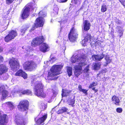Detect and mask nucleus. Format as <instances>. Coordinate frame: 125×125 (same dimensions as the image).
I'll use <instances>...</instances> for the list:
<instances>
[{
    "label": "nucleus",
    "instance_id": "obj_1",
    "mask_svg": "<svg viewBox=\"0 0 125 125\" xmlns=\"http://www.w3.org/2000/svg\"><path fill=\"white\" fill-rule=\"evenodd\" d=\"M84 52V50H81L76 55H73L71 58V61L72 63H76L79 64L74 67V74L76 77H78L81 74L82 69V67L86 64L85 62L86 56Z\"/></svg>",
    "mask_w": 125,
    "mask_h": 125
},
{
    "label": "nucleus",
    "instance_id": "obj_2",
    "mask_svg": "<svg viewBox=\"0 0 125 125\" xmlns=\"http://www.w3.org/2000/svg\"><path fill=\"white\" fill-rule=\"evenodd\" d=\"M40 78L37 76H34L31 78V83H34V94L39 97L44 98L46 94L43 91L44 85L41 82L39 81Z\"/></svg>",
    "mask_w": 125,
    "mask_h": 125
},
{
    "label": "nucleus",
    "instance_id": "obj_3",
    "mask_svg": "<svg viewBox=\"0 0 125 125\" xmlns=\"http://www.w3.org/2000/svg\"><path fill=\"white\" fill-rule=\"evenodd\" d=\"M62 67V66L61 65L53 66L48 72V74L45 76V78L46 82H48V80L57 79L58 77H56L55 76L61 73V71Z\"/></svg>",
    "mask_w": 125,
    "mask_h": 125
},
{
    "label": "nucleus",
    "instance_id": "obj_4",
    "mask_svg": "<svg viewBox=\"0 0 125 125\" xmlns=\"http://www.w3.org/2000/svg\"><path fill=\"white\" fill-rule=\"evenodd\" d=\"M46 15V13L45 12H43L42 11H40L39 13V17L36 19V23L33 25L31 29V31H33L38 27L43 26L44 21L43 17H45Z\"/></svg>",
    "mask_w": 125,
    "mask_h": 125
},
{
    "label": "nucleus",
    "instance_id": "obj_5",
    "mask_svg": "<svg viewBox=\"0 0 125 125\" xmlns=\"http://www.w3.org/2000/svg\"><path fill=\"white\" fill-rule=\"evenodd\" d=\"M36 6V5L33 3H29L27 4L24 8L22 14V18L23 19L27 18L29 15L30 8L33 9L35 8Z\"/></svg>",
    "mask_w": 125,
    "mask_h": 125
},
{
    "label": "nucleus",
    "instance_id": "obj_6",
    "mask_svg": "<svg viewBox=\"0 0 125 125\" xmlns=\"http://www.w3.org/2000/svg\"><path fill=\"white\" fill-rule=\"evenodd\" d=\"M105 56V55L103 53L99 55H93L92 56V58L94 60L100 61L104 57L106 62L104 63V66H106L110 62L111 60L110 58L109 55H106Z\"/></svg>",
    "mask_w": 125,
    "mask_h": 125
},
{
    "label": "nucleus",
    "instance_id": "obj_7",
    "mask_svg": "<svg viewBox=\"0 0 125 125\" xmlns=\"http://www.w3.org/2000/svg\"><path fill=\"white\" fill-rule=\"evenodd\" d=\"M37 67V64L32 61H27L23 65V67L25 70L31 71L34 70Z\"/></svg>",
    "mask_w": 125,
    "mask_h": 125
},
{
    "label": "nucleus",
    "instance_id": "obj_8",
    "mask_svg": "<svg viewBox=\"0 0 125 125\" xmlns=\"http://www.w3.org/2000/svg\"><path fill=\"white\" fill-rule=\"evenodd\" d=\"M15 122L17 125H25L28 122V119H24L20 114H16L15 116Z\"/></svg>",
    "mask_w": 125,
    "mask_h": 125
},
{
    "label": "nucleus",
    "instance_id": "obj_9",
    "mask_svg": "<svg viewBox=\"0 0 125 125\" xmlns=\"http://www.w3.org/2000/svg\"><path fill=\"white\" fill-rule=\"evenodd\" d=\"M78 34L77 30L73 27L69 34V39L71 42H74L76 41L78 37Z\"/></svg>",
    "mask_w": 125,
    "mask_h": 125
},
{
    "label": "nucleus",
    "instance_id": "obj_10",
    "mask_svg": "<svg viewBox=\"0 0 125 125\" xmlns=\"http://www.w3.org/2000/svg\"><path fill=\"white\" fill-rule=\"evenodd\" d=\"M9 63L11 70L14 71H15L19 68V65L17 59L12 58L10 60Z\"/></svg>",
    "mask_w": 125,
    "mask_h": 125
},
{
    "label": "nucleus",
    "instance_id": "obj_11",
    "mask_svg": "<svg viewBox=\"0 0 125 125\" xmlns=\"http://www.w3.org/2000/svg\"><path fill=\"white\" fill-rule=\"evenodd\" d=\"M29 102L26 100H22L20 102L17 107L18 109H28Z\"/></svg>",
    "mask_w": 125,
    "mask_h": 125
},
{
    "label": "nucleus",
    "instance_id": "obj_12",
    "mask_svg": "<svg viewBox=\"0 0 125 125\" xmlns=\"http://www.w3.org/2000/svg\"><path fill=\"white\" fill-rule=\"evenodd\" d=\"M44 40V38L42 36L36 37L31 42V45L32 46L39 45Z\"/></svg>",
    "mask_w": 125,
    "mask_h": 125
},
{
    "label": "nucleus",
    "instance_id": "obj_13",
    "mask_svg": "<svg viewBox=\"0 0 125 125\" xmlns=\"http://www.w3.org/2000/svg\"><path fill=\"white\" fill-rule=\"evenodd\" d=\"M7 87L6 85H2L0 87V94H2V98L3 99L10 96L8 91L5 90Z\"/></svg>",
    "mask_w": 125,
    "mask_h": 125
},
{
    "label": "nucleus",
    "instance_id": "obj_14",
    "mask_svg": "<svg viewBox=\"0 0 125 125\" xmlns=\"http://www.w3.org/2000/svg\"><path fill=\"white\" fill-rule=\"evenodd\" d=\"M47 114L43 116L41 118H38L36 117L35 119V120L37 124L39 125H43L44 124V121L47 118Z\"/></svg>",
    "mask_w": 125,
    "mask_h": 125
},
{
    "label": "nucleus",
    "instance_id": "obj_15",
    "mask_svg": "<svg viewBox=\"0 0 125 125\" xmlns=\"http://www.w3.org/2000/svg\"><path fill=\"white\" fill-rule=\"evenodd\" d=\"M8 117L6 114H1L0 113V125H6Z\"/></svg>",
    "mask_w": 125,
    "mask_h": 125
},
{
    "label": "nucleus",
    "instance_id": "obj_16",
    "mask_svg": "<svg viewBox=\"0 0 125 125\" xmlns=\"http://www.w3.org/2000/svg\"><path fill=\"white\" fill-rule=\"evenodd\" d=\"M16 93L19 94L20 96H21L22 94H26L27 95H32V92L30 90H24L22 89L18 90L16 91Z\"/></svg>",
    "mask_w": 125,
    "mask_h": 125
},
{
    "label": "nucleus",
    "instance_id": "obj_17",
    "mask_svg": "<svg viewBox=\"0 0 125 125\" xmlns=\"http://www.w3.org/2000/svg\"><path fill=\"white\" fill-rule=\"evenodd\" d=\"M92 38L91 35L89 34H87L84 38V39L83 40L82 42L83 46H85L86 45L87 43L90 42L91 41Z\"/></svg>",
    "mask_w": 125,
    "mask_h": 125
},
{
    "label": "nucleus",
    "instance_id": "obj_18",
    "mask_svg": "<svg viewBox=\"0 0 125 125\" xmlns=\"http://www.w3.org/2000/svg\"><path fill=\"white\" fill-rule=\"evenodd\" d=\"M49 48V46L47 44L43 43L42 44L40 49L41 51L44 52L48 51Z\"/></svg>",
    "mask_w": 125,
    "mask_h": 125
},
{
    "label": "nucleus",
    "instance_id": "obj_19",
    "mask_svg": "<svg viewBox=\"0 0 125 125\" xmlns=\"http://www.w3.org/2000/svg\"><path fill=\"white\" fill-rule=\"evenodd\" d=\"M83 30L85 31H87L90 29V24L88 21L85 20L83 21Z\"/></svg>",
    "mask_w": 125,
    "mask_h": 125
},
{
    "label": "nucleus",
    "instance_id": "obj_20",
    "mask_svg": "<svg viewBox=\"0 0 125 125\" xmlns=\"http://www.w3.org/2000/svg\"><path fill=\"white\" fill-rule=\"evenodd\" d=\"M15 75L16 76H21L24 79H26L27 78V74L21 70H20L17 72Z\"/></svg>",
    "mask_w": 125,
    "mask_h": 125
},
{
    "label": "nucleus",
    "instance_id": "obj_21",
    "mask_svg": "<svg viewBox=\"0 0 125 125\" xmlns=\"http://www.w3.org/2000/svg\"><path fill=\"white\" fill-rule=\"evenodd\" d=\"M8 68L3 64L0 65V75L5 73L7 71Z\"/></svg>",
    "mask_w": 125,
    "mask_h": 125
},
{
    "label": "nucleus",
    "instance_id": "obj_22",
    "mask_svg": "<svg viewBox=\"0 0 125 125\" xmlns=\"http://www.w3.org/2000/svg\"><path fill=\"white\" fill-rule=\"evenodd\" d=\"M53 7V11L51 13V16L52 17H57L59 10V8L56 5H54Z\"/></svg>",
    "mask_w": 125,
    "mask_h": 125
},
{
    "label": "nucleus",
    "instance_id": "obj_23",
    "mask_svg": "<svg viewBox=\"0 0 125 125\" xmlns=\"http://www.w3.org/2000/svg\"><path fill=\"white\" fill-rule=\"evenodd\" d=\"M101 63L98 62L96 63H94L92 65V67L94 70H98L100 68Z\"/></svg>",
    "mask_w": 125,
    "mask_h": 125
},
{
    "label": "nucleus",
    "instance_id": "obj_24",
    "mask_svg": "<svg viewBox=\"0 0 125 125\" xmlns=\"http://www.w3.org/2000/svg\"><path fill=\"white\" fill-rule=\"evenodd\" d=\"M112 100L113 102L116 105L119 104L120 102V100L119 98L115 96H113L112 98Z\"/></svg>",
    "mask_w": 125,
    "mask_h": 125
},
{
    "label": "nucleus",
    "instance_id": "obj_25",
    "mask_svg": "<svg viewBox=\"0 0 125 125\" xmlns=\"http://www.w3.org/2000/svg\"><path fill=\"white\" fill-rule=\"evenodd\" d=\"M62 97L67 96L69 95L70 92L68 90H64L62 89Z\"/></svg>",
    "mask_w": 125,
    "mask_h": 125
},
{
    "label": "nucleus",
    "instance_id": "obj_26",
    "mask_svg": "<svg viewBox=\"0 0 125 125\" xmlns=\"http://www.w3.org/2000/svg\"><path fill=\"white\" fill-rule=\"evenodd\" d=\"M9 35L11 36L13 39L17 35V32L15 31L12 30L8 34Z\"/></svg>",
    "mask_w": 125,
    "mask_h": 125
},
{
    "label": "nucleus",
    "instance_id": "obj_27",
    "mask_svg": "<svg viewBox=\"0 0 125 125\" xmlns=\"http://www.w3.org/2000/svg\"><path fill=\"white\" fill-rule=\"evenodd\" d=\"M6 105L10 107L12 109H15V106L14 105L13 103L11 102H9L6 103Z\"/></svg>",
    "mask_w": 125,
    "mask_h": 125
},
{
    "label": "nucleus",
    "instance_id": "obj_28",
    "mask_svg": "<svg viewBox=\"0 0 125 125\" xmlns=\"http://www.w3.org/2000/svg\"><path fill=\"white\" fill-rule=\"evenodd\" d=\"M107 6L104 4H103L101 7V11L102 12H104L107 10Z\"/></svg>",
    "mask_w": 125,
    "mask_h": 125
},
{
    "label": "nucleus",
    "instance_id": "obj_29",
    "mask_svg": "<svg viewBox=\"0 0 125 125\" xmlns=\"http://www.w3.org/2000/svg\"><path fill=\"white\" fill-rule=\"evenodd\" d=\"M28 28L29 27L27 25L24 26L22 27L21 30V33H22V35H23V34L26 31Z\"/></svg>",
    "mask_w": 125,
    "mask_h": 125
},
{
    "label": "nucleus",
    "instance_id": "obj_30",
    "mask_svg": "<svg viewBox=\"0 0 125 125\" xmlns=\"http://www.w3.org/2000/svg\"><path fill=\"white\" fill-rule=\"evenodd\" d=\"M67 71L68 75L69 77H70L72 74V68L71 67H68L67 68Z\"/></svg>",
    "mask_w": 125,
    "mask_h": 125
},
{
    "label": "nucleus",
    "instance_id": "obj_31",
    "mask_svg": "<svg viewBox=\"0 0 125 125\" xmlns=\"http://www.w3.org/2000/svg\"><path fill=\"white\" fill-rule=\"evenodd\" d=\"M13 37H11L9 34L4 39L5 42H7L11 40L12 39H13L12 38Z\"/></svg>",
    "mask_w": 125,
    "mask_h": 125
},
{
    "label": "nucleus",
    "instance_id": "obj_32",
    "mask_svg": "<svg viewBox=\"0 0 125 125\" xmlns=\"http://www.w3.org/2000/svg\"><path fill=\"white\" fill-rule=\"evenodd\" d=\"M97 85V82H92V83H91L90 85L89 88H92V87L94 86H96Z\"/></svg>",
    "mask_w": 125,
    "mask_h": 125
},
{
    "label": "nucleus",
    "instance_id": "obj_33",
    "mask_svg": "<svg viewBox=\"0 0 125 125\" xmlns=\"http://www.w3.org/2000/svg\"><path fill=\"white\" fill-rule=\"evenodd\" d=\"M68 102L69 103V104L70 105H72L74 104L75 101L73 99H70L68 101Z\"/></svg>",
    "mask_w": 125,
    "mask_h": 125
},
{
    "label": "nucleus",
    "instance_id": "obj_34",
    "mask_svg": "<svg viewBox=\"0 0 125 125\" xmlns=\"http://www.w3.org/2000/svg\"><path fill=\"white\" fill-rule=\"evenodd\" d=\"M89 65H88L86 67L84 68V72H86V73H88L89 70Z\"/></svg>",
    "mask_w": 125,
    "mask_h": 125
},
{
    "label": "nucleus",
    "instance_id": "obj_35",
    "mask_svg": "<svg viewBox=\"0 0 125 125\" xmlns=\"http://www.w3.org/2000/svg\"><path fill=\"white\" fill-rule=\"evenodd\" d=\"M119 29L118 31L119 33V36L121 37L123 34L122 32V28L120 27H119L118 28Z\"/></svg>",
    "mask_w": 125,
    "mask_h": 125
},
{
    "label": "nucleus",
    "instance_id": "obj_36",
    "mask_svg": "<svg viewBox=\"0 0 125 125\" xmlns=\"http://www.w3.org/2000/svg\"><path fill=\"white\" fill-rule=\"evenodd\" d=\"M67 110H58L57 111H56L57 113L58 114H62L63 112L66 111Z\"/></svg>",
    "mask_w": 125,
    "mask_h": 125
},
{
    "label": "nucleus",
    "instance_id": "obj_37",
    "mask_svg": "<svg viewBox=\"0 0 125 125\" xmlns=\"http://www.w3.org/2000/svg\"><path fill=\"white\" fill-rule=\"evenodd\" d=\"M81 91L84 93L85 95H86L88 94L87 93L88 90L83 89Z\"/></svg>",
    "mask_w": 125,
    "mask_h": 125
},
{
    "label": "nucleus",
    "instance_id": "obj_38",
    "mask_svg": "<svg viewBox=\"0 0 125 125\" xmlns=\"http://www.w3.org/2000/svg\"><path fill=\"white\" fill-rule=\"evenodd\" d=\"M120 2L124 6H125V0H119Z\"/></svg>",
    "mask_w": 125,
    "mask_h": 125
},
{
    "label": "nucleus",
    "instance_id": "obj_39",
    "mask_svg": "<svg viewBox=\"0 0 125 125\" xmlns=\"http://www.w3.org/2000/svg\"><path fill=\"white\" fill-rule=\"evenodd\" d=\"M14 0H6V3L8 4H10Z\"/></svg>",
    "mask_w": 125,
    "mask_h": 125
},
{
    "label": "nucleus",
    "instance_id": "obj_40",
    "mask_svg": "<svg viewBox=\"0 0 125 125\" xmlns=\"http://www.w3.org/2000/svg\"><path fill=\"white\" fill-rule=\"evenodd\" d=\"M68 0H57V1L60 3H64L66 2Z\"/></svg>",
    "mask_w": 125,
    "mask_h": 125
},
{
    "label": "nucleus",
    "instance_id": "obj_41",
    "mask_svg": "<svg viewBox=\"0 0 125 125\" xmlns=\"http://www.w3.org/2000/svg\"><path fill=\"white\" fill-rule=\"evenodd\" d=\"M47 105L46 104H43V105H42V109H45L46 108Z\"/></svg>",
    "mask_w": 125,
    "mask_h": 125
},
{
    "label": "nucleus",
    "instance_id": "obj_42",
    "mask_svg": "<svg viewBox=\"0 0 125 125\" xmlns=\"http://www.w3.org/2000/svg\"><path fill=\"white\" fill-rule=\"evenodd\" d=\"M55 60V58H52V59L50 60V62L52 63L53 62H54Z\"/></svg>",
    "mask_w": 125,
    "mask_h": 125
},
{
    "label": "nucleus",
    "instance_id": "obj_43",
    "mask_svg": "<svg viewBox=\"0 0 125 125\" xmlns=\"http://www.w3.org/2000/svg\"><path fill=\"white\" fill-rule=\"evenodd\" d=\"M81 0H72V1L74 2L75 4H76L77 2H80Z\"/></svg>",
    "mask_w": 125,
    "mask_h": 125
},
{
    "label": "nucleus",
    "instance_id": "obj_44",
    "mask_svg": "<svg viewBox=\"0 0 125 125\" xmlns=\"http://www.w3.org/2000/svg\"><path fill=\"white\" fill-rule=\"evenodd\" d=\"M82 86L81 85H79L78 86V88L79 90L80 91H81L83 89L82 88Z\"/></svg>",
    "mask_w": 125,
    "mask_h": 125
},
{
    "label": "nucleus",
    "instance_id": "obj_45",
    "mask_svg": "<svg viewBox=\"0 0 125 125\" xmlns=\"http://www.w3.org/2000/svg\"><path fill=\"white\" fill-rule=\"evenodd\" d=\"M3 57L1 56L0 55V63L3 62Z\"/></svg>",
    "mask_w": 125,
    "mask_h": 125
},
{
    "label": "nucleus",
    "instance_id": "obj_46",
    "mask_svg": "<svg viewBox=\"0 0 125 125\" xmlns=\"http://www.w3.org/2000/svg\"><path fill=\"white\" fill-rule=\"evenodd\" d=\"M14 52V51L13 49L10 50L9 51V52L10 53H13Z\"/></svg>",
    "mask_w": 125,
    "mask_h": 125
},
{
    "label": "nucleus",
    "instance_id": "obj_47",
    "mask_svg": "<svg viewBox=\"0 0 125 125\" xmlns=\"http://www.w3.org/2000/svg\"><path fill=\"white\" fill-rule=\"evenodd\" d=\"M52 92L54 96L56 95L57 94V92H55L54 91H53Z\"/></svg>",
    "mask_w": 125,
    "mask_h": 125
},
{
    "label": "nucleus",
    "instance_id": "obj_48",
    "mask_svg": "<svg viewBox=\"0 0 125 125\" xmlns=\"http://www.w3.org/2000/svg\"><path fill=\"white\" fill-rule=\"evenodd\" d=\"M66 22V21H61V22H60V24L61 26L63 24H64L65 22Z\"/></svg>",
    "mask_w": 125,
    "mask_h": 125
},
{
    "label": "nucleus",
    "instance_id": "obj_49",
    "mask_svg": "<svg viewBox=\"0 0 125 125\" xmlns=\"http://www.w3.org/2000/svg\"><path fill=\"white\" fill-rule=\"evenodd\" d=\"M97 42H91L90 44H95L96 45H97Z\"/></svg>",
    "mask_w": 125,
    "mask_h": 125
},
{
    "label": "nucleus",
    "instance_id": "obj_50",
    "mask_svg": "<svg viewBox=\"0 0 125 125\" xmlns=\"http://www.w3.org/2000/svg\"><path fill=\"white\" fill-rule=\"evenodd\" d=\"M86 78H88V79L90 78V76L89 75V74H88V73H87L86 74Z\"/></svg>",
    "mask_w": 125,
    "mask_h": 125
},
{
    "label": "nucleus",
    "instance_id": "obj_51",
    "mask_svg": "<svg viewBox=\"0 0 125 125\" xmlns=\"http://www.w3.org/2000/svg\"><path fill=\"white\" fill-rule=\"evenodd\" d=\"M116 112L119 113H121L122 111V110H116Z\"/></svg>",
    "mask_w": 125,
    "mask_h": 125
},
{
    "label": "nucleus",
    "instance_id": "obj_52",
    "mask_svg": "<svg viewBox=\"0 0 125 125\" xmlns=\"http://www.w3.org/2000/svg\"><path fill=\"white\" fill-rule=\"evenodd\" d=\"M29 48L30 49V47H29ZM26 50L28 54H29V53H28V52H30L31 51V50H30V49L29 50L28 49H26Z\"/></svg>",
    "mask_w": 125,
    "mask_h": 125
},
{
    "label": "nucleus",
    "instance_id": "obj_53",
    "mask_svg": "<svg viewBox=\"0 0 125 125\" xmlns=\"http://www.w3.org/2000/svg\"><path fill=\"white\" fill-rule=\"evenodd\" d=\"M27 110H23V112H25V114H26L27 113Z\"/></svg>",
    "mask_w": 125,
    "mask_h": 125
},
{
    "label": "nucleus",
    "instance_id": "obj_54",
    "mask_svg": "<svg viewBox=\"0 0 125 125\" xmlns=\"http://www.w3.org/2000/svg\"><path fill=\"white\" fill-rule=\"evenodd\" d=\"M61 109H67L65 107H62Z\"/></svg>",
    "mask_w": 125,
    "mask_h": 125
},
{
    "label": "nucleus",
    "instance_id": "obj_55",
    "mask_svg": "<svg viewBox=\"0 0 125 125\" xmlns=\"http://www.w3.org/2000/svg\"><path fill=\"white\" fill-rule=\"evenodd\" d=\"M2 51V50L1 47H0V52Z\"/></svg>",
    "mask_w": 125,
    "mask_h": 125
},
{
    "label": "nucleus",
    "instance_id": "obj_56",
    "mask_svg": "<svg viewBox=\"0 0 125 125\" xmlns=\"http://www.w3.org/2000/svg\"><path fill=\"white\" fill-rule=\"evenodd\" d=\"M92 89L94 91V90H95V88H92Z\"/></svg>",
    "mask_w": 125,
    "mask_h": 125
},
{
    "label": "nucleus",
    "instance_id": "obj_57",
    "mask_svg": "<svg viewBox=\"0 0 125 125\" xmlns=\"http://www.w3.org/2000/svg\"><path fill=\"white\" fill-rule=\"evenodd\" d=\"M116 109L118 110V109H122L121 108H116Z\"/></svg>",
    "mask_w": 125,
    "mask_h": 125
},
{
    "label": "nucleus",
    "instance_id": "obj_58",
    "mask_svg": "<svg viewBox=\"0 0 125 125\" xmlns=\"http://www.w3.org/2000/svg\"><path fill=\"white\" fill-rule=\"evenodd\" d=\"M94 91H95V92H96L97 91V90L95 89V90H94Z\"/></svg>",
    "mask_w": 125,
    "mask_h": 125
},
{
    "label": "nucleus",
    "instance_id": "obj_59",
    "mask_svg": "<svg viewBox=\"0 0 125 125\" xmlns=\"http://www.w3.org/2000/svg\"><path fill=\"white\" fill-rule=\"evenodd\" d=\"M52 19L51 20V22H52Z\"/></svg>",
    "mask_w": 125,
    "mask_h": 125
},
{
    "label": "nucleus",
    "instance_id": "obj_60",
    "mask_svg": "<svg viewBox=\"0 0 125 125\" xmlns=\"http://www.w3.org/2000/svg\"><path fill=\"white\" fill-rule=\"evenodd\" d=\"M57 106H56L55 107V108L56 109V108H57Z\"/></svg>",
    "mask_w": 125,
    "mask_h": 125
},
{
    "label": "nucleus",
    "instance_id": "obj_61",
    "mask_svg": "<svg viewBox=\"0 0 125 125\" xmlns=\"http://www.w3.org/2000/svg\"><path fill=\"white\" fill-rule=\"evenodd\" d=\"M56 42L57 43H58V41H56Z\"/></svg>",
    "mask_w": 125,
    "mask_h": 125
},
{
    "label": "nucleus",
    "instance_id": "obj_62",
    "mask_svg": "<svg viewBox=\"0 0 125 125\" xmlns=\"http://www.w3.org/2000/svg\"><path fill=\"white\" fill-rule=\"evenodd\" d=\"M23 47H22V49H23Z\"/></svg>",
    "mask_w": 125,
    "mask_h": 125
},
{
    "label": "nucleus",
    "instance_id": "obj_63",
    "mask_svg": "<svg viewBox=\"0 0 125 125\" xmlns=\"http://www.w3.org/2000/svg\"><path fill=\"white\" fill-rule=\"evenodd\" d=\"M32 85V84H31V85Z\"/></svg>",
    "mask_w": 125,
    "mask_h": 125
}]
</instances>
